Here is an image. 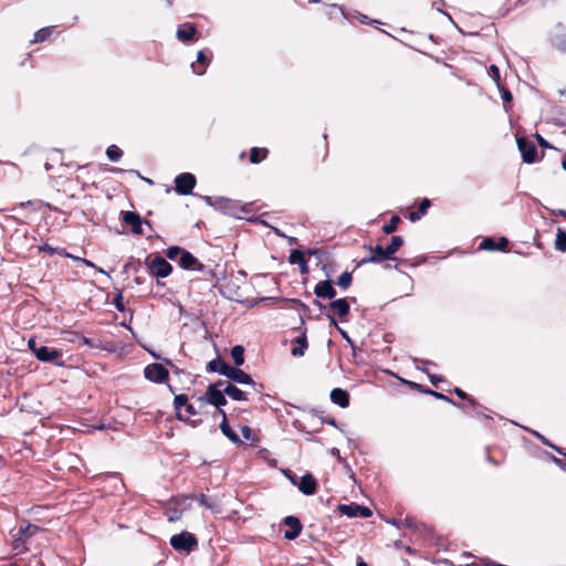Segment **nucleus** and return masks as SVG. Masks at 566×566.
Here are the masks:
<instances>
[{
  "label": "nucleus",
  "instance_id": "nucleus-2",
  "mask_svg": "<svg viewBox=\"0 0 566 566\" xmlns=\"http://www.w3.org/2000/svg\"><path fill=\"white\" fill-rule=\"evenodd\" d=\"M224 380H219L208 386L203 397H199L200 405L209 403L218 408L220 413L221 407L227 405L226 391H223Z\"/></svg>",
  "mask_w": 566,
  "mask_h": 566
},
{
  "label": "nucleus",
  "instance_id": "nucleus-11",
  "mask_svg": "<svg viewBox=\"0 0 566 566\" xmlns=\"http://www.w3.org/2000/svg\"><path fill=\"white\" fill-rule=\"evenodd\" d=\"M516 142L518 150L522 154L523 161L527 164L536 161V146L525 137H518Z\"/></svg>",
  "mask_w": 566,
  "mask_h": 566
},
{
  "label": "nucleus",
  "instance_id": "nucleus-46",
  "mask_svg": "<svg viewBox=\"0 0 566 566\" xmlns=\"http://www.w3.org/2000/svg\"><path fill=\"white\" fill-rule=\"evenodd\" d=\"M489 75L493 78L494 82L499 83L500 81V70L496 65L492 64L489 69Z\"/></svg>",
  "mask_w": 566,
  "mask_h": 566
},
{
  "label": "nucleus",
  "instance_id": "nucleus-4",
  "mask_svg": "<svg viewBox=\"0 0 566 566\" xmlns=\"http://www.w3.org/2000/svg\"><path fill=\"white\" fill-rule=\"evenodd\" d=\"M146 265L150 274L156 277H167L172 272L171 264L160 255L148 256Z\"/></svg>",
  "mask_w": 566,
  "mask_h": 566
},
{
  "label": "nucleus",
  "instance_id": "nucleus-25",
  "mask_svg": "<svg viewBox=\"0 0 566 566\" xmlns=\"http://www.w3.org/2000/svg\"><path fill=\"white\" fill-rule=\"evenodd\" d=\"M229 364H227L223 359L221 358H216V359H212L211 361H209L208 364V371H211V373H218L222 376H226L227 375V371L229 369Z\"/></svg>",
  "mask_w": 566,
  "mask_h": 566
},
{
  "label": "nucleus",
  "instance_id": "nucleus-34",
  "mask_svg": "<svg viewBox=\"0 0 566 566\" xmlns=\"http://www.w3.org/2000/svg\"><path fill=\"white\" fill-rule=\"evenodd\" d=\"M18 531L20 536H23L28 539L34 536L40 531V527L33 524H27L24 527H20Z\"/></svg>",
  "mask_w": 566,
  "mask_h": 566
},
{
  "label": "nucleus",
  "instance_id": "nucleus-1",
  "mask_svg": "<svg viewBox=\"0 0 566 566\" xmlns=\"http://www.w3.org/2000/svg\"><path fill=\"white\" fill-rule=\"evenodd\" d=\"M29 348L34 354L36 359L44 363H53L56 366H64V361L61 359L62 352L49 346L38 345L35 339L30 338L28 342Z\"/></svg>",
  "mask_w": 566,
  "mask_h": 566
},
{
  "label": "nucleus",
  "instance_id": "nucleus-3",
  "mask_svg": "<svg viewBox=\"0 0 566 566\" xmlns=\"http://www.w3.org/2000/svg\"><path fill=\"white\" fill-rule=\"evenodd\" d=\"M315 304L321 311L325 312L326 317L329 318L331 323L335 326H337L335 316L343 318L349 313V303L346 298H338L331 302L328 305H323L319 301H315Z\"/></svg>",
  "mask_w": 566,
  "mask_h": 566
},
{
  "label": "nucleus",
  "instance_id": "nucleus-33",
  "mask_svg": "<svg viewBox=\"0 0 566 566\" xmlns=\"http://www.w3.org/2000/svg\"><path fill=\"white\" fill-rule=\"evenodd\" d=\"M52 31H53V28H50V27L42 28V29L38 30L34 33V38H33V40L31 42L32 43H38V42L45 41L52 34Z\"/></svg>",
  "mask_w": 566,
  "mask_h": 566
},
{
  "label": "nucleus",
  "instance_id": "nucleus-26",
  "mask_svg": "<svg viewBox=\"0 0 566 566\" xmlns=\"http://www.w3.org/2000/svg\"><path fill=\"white\" fill-rule=\"evenodd\" d=\"M12 552L15 555H21L28 552L27 538L20 536L19 531L13 535Z\"/></svg>",
  "mask_w": 566,
  "mask_h": 566
},
{
  "label": "nucleus",
  "instance_id": "nucleus-7",
  "mask_svg": "<svg viewBox=\"0 0 566 566\" xmlns=\"http://www.w3.org/2000/svg\"><path fill=\"white\" fill-rule=\"evenodd\" d=\"M203 199L208 206L227 214H234L238 208L234 201L224 197L206 196Z\"/></svg>",
  "mask_w": 566,
  "mask_h": 566
},
{
  "label": "nucleus",
  "instance_id": "nucleus-39",
  "mask_svg": "<svg viewBox=\"0 0 566 566\" xmlns=\"http://www.w3.org/2000/svg\"><path fill=\"white\" fill-rule=\"evenodd\" d=\"M304 260H305L304 254L300 250H293L290 253L289 262L291 264H301V263H304Z\"/></svg>",
  "mask_w": 566,
  "mask_h": 566
},
{
  "label": "nucleus",
  "instance_id": "nucleus-20",
  "mask_svg": "<svg viewBox=\"0 0 566 566\" xmlns=\"http://www.w3.org/2000/svg\"><path fill=\"white\" fill-rule=\"evenodd\" d=\"M307 337L306 332L303 331L301 334L294 339L293 347L291 349V354L294 357H301L304 355L305 350L307 349Z\"/></svg>",
  "mask_w": 566,
  "mask_h": 566
},
{
  "label": "nucleus",
  "instance_id": "nucleus-16",
  "mask_svg": "<svg viewBox=\"0 0 566 566\" xmlns=\"http://www.w3.org/2000/svg\"><path fill=\"white\" fill-rule=\"evenodd\" d=\"M314 293L317 297L332 300L336 296V290L328 280L319 281L314 287Z\"/></svg>",
  "mask_w": 566,
  "mask_h": 566
},
{
  "label": "nucleus",
  "instance_id": "nucleus-57",
  "mask_svg": "<svg viewBox=\"0 0 566 566\" xmlns=\"http://www.w3.org/2000/svg\"><path fill=\"white\" fill-rule=\"evenodd\" d=\"M387 523L400 528L402 526V520L391 518L388 520Z\"/></svg>",
  "mask_w": 566,
  "mask_h": 566
},
{
  "label": "nucleus",
  "instance_id": "nucleus-48",
  "mask_svg": "<svg viewBox=\"0 0 566 566\" xmlns=\"http://www.w3.org/2000/svg\"><path fill=\"white\" fill-rule=\"evenodd\" d=\"M167 517H168V521H170V522L178 521L180 518V512H178L177 510H168Z\"/></svg>",
  "mask_w": 566,
  "mask_h": 566
},
{
  "label": "nucleus",
  "instance_id": "nucleus-24",
  "mask_svg": "<svg viewBox=\"0 0 566 566\" xmlns=\"http://www.w3.org/2000/svg\"><path fill=\"white\" fill-rule=\"evenodd\" d=\"M551 42L556 50L566 52V31L559 27V30L552 35Z\"/></svg>",
  "mask_w": 566,
  "mask_h": 566
},
{
  "label": "nucleus",
  "instance_id": "nucleus-63",
  "mask_svg": "<svg viewBox=\"0 0 566 566\" xmlns=\"http://www.w3.org/2000/svg\"><path fill=\"white\" fill-rule=\"evenodd\" d=\"M324 422H326L327 424H331V426H336V421L333 418L324 420Z\"/></svg>",
  "mask_w": 566,
  "mask_h": 566
},
{
  "label": "nucleus",
  "instance_id": "nucleus-27",
  "mask_svg": "<svg viewBox=\"0 0 566 566\" xmlns=\"http://www.w3.org/2000/svg\"><path fill=\"white\" fill-rule=\"evenodd\" d=\"M207 64H208V59H207L206 53L203 51H199L197 54V63L191 64L193 73L199 74V75L203 74Z\"/></svg>",
  "mask_w": 566,
  "mask_h": 566
},
{
  "label": "nucleus",
  "instance_id": "nucleus-21",
  "mask_svg": "<svg viewBox=\"0 0 566 566\" xmlns=\"http://www.w3.org/2000/svg\"><path fill=\"white\" fill-rule=\"evenodd\" d=\"M316 481L312 474L306 473L301 478L298 490L305 495H312L316 492Z\"/></svg>",
  "mask_w": 566,
  "mask_h": 566
},
{
  "label": "nucleus",
  "instance_id": "nucleus-49",
  "mask_svg": "<svg viewBox=\"0 0 566 566\" xmlns=\"http://www.w3.org/2000/svg\"><path fill=\"white\" fill-rule=\"evenodd\" d=\"M430 207V201L428 199H423L419 206L418 211L423 217L427 213L428 208Z\"/></svg>",
  "mask_w": 566,
  "mask_h": 566
},
{
  "label": "nucleus",
  "instance_id": "nucleus-5",
  "mask_svg": "<svg viewBox=\"0 0 566 566\" xmlns=\"http://www.w3.org/2000/svg\"><path fill=\"white\" fill-rule=\"evenodd\" d=\"M174 406L176 416L181 421H188L190 417L198 413L197 409L188 401V396L185 394L175 395Z\"/></svg>",
  "mask_w": 566,
  "mask_h": 566
},
{
  "label": "nucleus",
  "instance_id": "nucleus-56",
  "mask_svg": "<svg viewBox=\"0 0 566 566\" xmlns=\"http://www.w3.org/2000/svg\"><path fill=\"white\" fill-rule=\"evenodd\" d=\"M428 376H429L430 381H431V384L433 386H437V384L442 380V378L440 376H437V375L429 374Z\"/></svg>",
  "mask_w": 566,
  "mask_h": 566
},
{
  "label": "nucleus",
  "instance_id": "nucleus-50",
  "mask_svg": "<svg viewBox=\"0 0 566 566\" xmlns=\"http://www.w3.org/2000/svg\"><path fill=\"white\" fill-rule=\"evenodd\" d=\"M241 433L247 440H250L252 438V430L248 426H243L241 428Z\"/></svg>",
  "mask_w": 566,
  "mask_h": 566
},
{
  "label": "nucleus",
  "instance_id": "nucleus-10",
  "mask_svg": "<svg viewBox=\"0 0 566 566\" xmlns=\"http://www.w3.org/2000/svg\"><path fill=\"white\" fill-rule=\"evenodd\" d=\"M338 511L347 516V517H370L371 516V511L370 509H368L367 506H363V505H358V504H355V503H352V504H340L338 506Z\"/></svg>",
  "mask_w": 566,
  "mask_h": 566
},
{
  "label": "nucleus",
  "instance_id": "nucleus-61",
  "mask_svg": "<svg viewBox=\"0 0 566 566\" xmlns=\"http://www.w3.org/2000/svg\"><path fill=\"white\" fill-rule=\"evenodd\" d=\"M338 329H339L343 338H345L348 343H352L348 334L345 331L340 329V328H338Z\"/></svg>",
  "mask_w": 566,
  "mask_h": 566
},
{
  "label": "nucleus",
  "instance_id": "nucleus-59",
  "mask_svg": "<svg viewBox=\"0 0 566 566\" xmlns=\"http://www.w3.org/2000/svg\"><path fill=\"white\" fill-rule=\"evenodd\" d=\"M298 266H300V270H301L302 273H306L307 272V262H306V260H304V263L298 264Z\"/></svg>",
  "mask_w": 566,
  "mask_h": 566
},
{
  "label": "nucleus",
  "instance_id": "nucleus-13",
  "mask_svg": "<svg viewBox=\"0 0 566 566\" xmlns=\"http://www.w3.org/2000/svg\"><path fill=\"white\" fill-rule=\"evenodd\" d=\"M123 222L130 226L134 234L143 233V220L140 216L134 211H125L122 213Z\"/></svg>",
  "mask_w": 566,
  "mask_h": 566
},
{
  "label": "nucleus",
  "instance_id": "nucleus-54",
  "mask_svg": "<svg viewBox=\"0 0 566 566\" xmlns=\"http://www.w3.org/2000/svg\"><path fill=\"white\" fill-rule=\"evenodd\" d=\"M502 98H503V101H504V102H510V101H512V94H511V92H510L509 90H506V88H503V90H502Z\"/></svg>",
  "mask_w": 566,
  "mask_h": 566
},
{
  "label": "nucleus",
  "instance_id": "nucleus-35",
  "mask_svg": "<svg viewBox=\"0 0 566 566\" xmlns=\"http://www.w3.org/2000/svg\"><path fill=\"white\" fill-rule=\"evenodd\" d=\"M353 281L352 273L349 272H343L337 280L338 286H340L343 290H346L350 286Z\"/></svg>",
  "mask_w": 566,
  "mask_h": 566
},
{
  "label": "nucleus",
  "instance_id": "nucleus-64",
  "mask_svg": "<svg viewBox=\"0 0 566 566\" xmlns=\"http://www.w3.org/2000/svg\"><path fill=\"white\" fill-rule=\"evenodd\" d=\"M562 167L564 170H566V157L564 158L563 163H562Z\"/></svg>",
  "mask_w": 566,
  "mask_h": 566
},
{
  "label": "nucleus",
  "instance_id": "nucleus-53",
  "mask_svg": "<svg viewBox=\"0 0 566 566\" xmlns=\"http://www.w3.org/2000/svg\"><path fill=\"white\" fill-rule=\"evenodd\" d=\"M422 218V216L420 214L419 211H412L409 213V220L415 222V221H418Z\"/></svg>",
  "mask_w": 566,
  "mask_h": 566
},
{
  "label": "nucleus",
  "instance_id": "nucleus-23",
  "mask_svg": "<svg viewBox=\"0 0 566 566\" xmlns=\"http://www.w3.org/2000/svg\"><path fill=\"white\" fill-rule=\"evenodd\" d=\"M220 415L222 416V422L220 423V429L222 433L233 443H241L239 436L230 428L227 422V415L224 410H220Z\"/></svg>",
  "mask_w": 566,
  "mask_h": 566
},
{
  "label": "nucleus",
  "instance_id": "nucleus-58",
  "mask_svg": "<svg viewBox=\"0 0 566 566\" xmlns=\"http://www.w3.org/2000/svg\"><path fill=\"white\" fill-rule=\"evenodd\" d=\"M536 138H537V142L541 146L543 147H548V143L541 136V135H536Z\"/></svg>",
  "mask_w": 566,
  "mask_h": 566
},
{
  "label": "nucleus",
  "instance_id": "nucleus-8",
  "mask_svg": "<svg viewBox=\"0 0 566 566\" xmlns=\"http://www.w3.org/2000/svg\"><path fill=\"white\" fill-rule=\"evenodd\" d=\"M144 375L147 380L161 384L168 378L169 373L161 364L153 363L145 367Z\"/></svg>",
  "mask_w": 566,
  "mask_h": 566
},
{
  "label": "nucleus",
  "instance_id": "nucleus-14",
  "mask_svg": "<svg viewBox=\"0 0 566 566\" xmlns=\"http://www.w3.org/2000/svg\"><path fill=\"white\" fill-rule=\"evenodd\" d=\"M455 395L461 398L465 399L468 401L467 405H461L460 408L464 409V411L471 416L479 417L482 415L478 409L480 408L479 403L470 396L467 395L465 391H463L460 388L454 389Z\"/></svg>",
  "mask_w": 566,
  "mask_h": 566
},
{
  "label": "nucleus",
  "instance_id": "nucleus-51",
  "mask_svg": "<svg viewBox=\"0 0 566 566\" xmlns=\"http://www.w3.org/2000/svg\"><path fill=\"white\" fill-rule=\"evenodd\" d=\"M509 244V240L502 237L496 243V250H504Z\"/></svg>",
  "mask_w": 566,
  "mask_h": 566
},
{
  "label": "nucleus",
  "instance_id": "nucleus-19",
  "mask_svg": "<svg viewBox=\"0 0 566 566\" xmlns=\"http://www.w3.org/2000/svg\"><path fill=\"white\" fill-rule=\"evenodd\" d=\"M371 255L361 260V264L365 263H380L386 259H391L389 254L386 252V248L381 245H376L375 248H370Z\"/></svg>",
  "mask_w": 566,
  "mask_h": 566
},
{
  "label": "nucleus",
  "instance_id": "nucleus-28",
  "mask_svg": "<svg viewBox=\"0 0 566 566\" xmlns=\"http://www.w3.org/2000/svg\"><path fill=\"white\" fill-rule=\"evenodd\" d=\"M196 28L191 24H185L182 28L177 30V38L181 42H187L193 38Z\"/></svg>",
  "mask_w": 566,
  "mask_h": 566
},
{
  "label": "nucleus",
  "instance_id": "nucleus-47",
  "mask_svg": "<svg viewBox=\"0 0 566 566\" xmlns=\"http://www.w3.org/2000/svg\"><path fill=\"white\" fill-rule=\"evenodd\" d=\"M115 307L117 311H120L123 312L125 310L124 307V304H123V294L122 293H118L115 297H114V301H113Z\"/></svg>",
  "mask_w": 566,
  "mask_h": 566
},
{
  "label": "nucleus",
  "instance_id": "nucleus-36",
  "mask_svg": "<svg viewBox=\"0 0 566 566\" xmlns=\"http://www.w3.org/2000/svg\"><path fill=\"white\" fill-rule=\"evenodd\" d=\"M106 155L109 160L117 161L123 156V151L117 146L111 145L106 149Z\"/></svg>",
  "mask_w": 566,
  "mask_h": 566
},
{
  "label": "nucleus",
  "instance_id": "nucleus-42",
  "mask_svg": "<svg viewBox=\"0 0 566 566\" xmlns=\"http://www.w3.org/2000/svg\"><path fill=\"white\" fill-rule=\"evenodd\" d=\"M182 251L184 250H181L179 247L172 245L167 249L166 255L168 259L174 260L177 258L178 254L181 255Z\"/></svg>",
  "mask_w": 566,
  "mask_h": 566
},
{
  "label": "nucleus",
  "instance_id": "nucleus-32",
  "mask_svg": "<svg viewBox=\"0 0 566 566\" xmlns=\"http://www.w3.org/2000/svg\"><path fill=\"white\" fill-rule=\"evenodd\" d=\"M555 248L560 252H566V231L562 228L557 229Z\"/></svg>",
  "mask_w": 566,
  "mask_h": 566
},
{
  "label": "nucleus",
  "instance_id": "nucleus-37",
  "mask_svg": "<svg viewBox=\"0 0 566 566\" xmlns=\"http://www.w3.org/2000/svg\"><path fill=\"white\" fill-rule=\"evenodd\" d=\"M65 255H66L67 258L73 259V260H74V261H76V262H81V263L85 264L86 266H90V268H94V269H96V270H97L99 273H102V274L107 275V273H106L103 269L97 268V266H96L92 261H90V260H87V259H83V258H80V256H75V255H72V254H70V253H65Z\"/></svg>",
  "mask_w": 566,
  "mask_h": 566
},
{
  "label": "nucleus",
  "instance_id": "nucleus-31",
  "mask_svg": "<svg viewBox=\"0 0 566 566\" xmlns=\"http://www.w3.org/2000/svg\"><path fill=\"white\" fill-rule=\"evenodd\" d=\"M402 244H403V239H402V237H400V235H394V237L391 238V242H390V244H388V245L386 247V252H387V254H389V255L391 256L392 254H395V253H396V252L401 248V245H402Z\"/></svg>",
  "mask_w": 566,
  "mask_h": 566
},
{
  "label": "nucleus",
  "instance_id": "nucleus-44",
  "mask_svg": "<svg viewBox=\"0 0 566 566\" xmlns=\"http://www.w3.org/2000/svg\"><path fill=\"white\" fill-rule=\"evenodd\" d=\"M197 501L200 505L206 506L207 509L212 510L214 507V504L212 502H210L209 499L205 494H200L197 497Z\"/></svg>",
  "mask_w": 566,
  "mask_h": 566
},
{
  "label": "nucleus",
  "instance_id": "nucleus-18",
  "mask_svg": "<svg viewBox=\"0 0 566 566\" xmlns=\"http://www.w3.org/2000/svg\"><path fill=\"white\" fill-rule=\"evenodd\" d=\"M223 391H226L228 397H230L232 400H235V401H247L249 399L248 391L239 389L230 381L224 380Z\"/></svg>",
  "mask_w": 566,
  "mask_h": 566
},
{
  "label": "nucleus",
  "instance_id": "nucleus-62",
  "mask_svg": "<svg viewBox=\"0 0 566 566\" xmlns=\"http://www.w3.org/2000/svg\"><path fill=\"white\" fill-rule=\"evenodd\" d=\"M357 566H368V565H367V563H365V562L363 560V558L358 557V558H357Z\"/></svg>",
  "mask_w": 566,
  "mask_h": 566
},
{
  "label": "nucleus",
  "instance_id": "nucleus-6",
  "mask_svg": "<svg viewBox=\"0 0 566 566\" xmlns=\"http://www.w3.org/2000/svg\"><path fill=\"white\" fill-rule=\"evenodd\" d=\"M171 547L179 552H191L198 544L196 536L189 532H181L170 537Z\"/></svg>",
  "mask_w": 566,
  "mask_h": 566
},
{
  "label": "nucleus",
  "instance_id": "nucleus-12",
  "mask_svg": "<svg viewBox=\"0 0 566 566\" xmlns=\"http://www.w3.org/2000/svg\"><path fill=\"white\" fill-rule=\"evenodd\" d=\"M238 367L239 366H235V367L229 366L226 377L229 378L230 380H232L233 382H237L240 385L254 386L255 382L253 381L252 377Z\"/></svg>",
  "mask_w": 566,
  "mask_h": 566
},
{
  "label": "nucleus",
  "instance_id": "nucleus-40",
  "mask_svg": "<svg viewBox=\"0 0 566 566\" xmlns=\"http://www.w3.org/2000/svg\"><path fill=\"white\" fill-rule=\"evenodd\" d=\"M479 249L480 250L495 251L496 250V242L492 238H485L480 243Z\"/></svg>",
  "mask_w": 566,
  "mask_h": 566
},
{
  "label": "nucleus",
  "instance_id": "nucleus-60",
  "mask_svg": "<svg viewBox=\"0 0 566 566\" xmlns=\"http://www.w3.org/2000/svg\"><path fill=\"white\" fill-rule=\"evenodd\" d=\"M82 344L87 345V346H90V347H93L92 339L86 338V337H84V338L82 339Z\"/></svg>",
  "mask_w": 566,
  "mask_h": 566
},
{
  "label": "nucleus",
  "instance_id": "nucleus-9",
  "mask_svg": "<svg viewBox=\"0 0 566 566\" xmlns=\"http://www.w3.org/2000/svg\"><path fill=\"white\" fill-rule=\"evenodd\" d=\"M196 177L190 172H182L175 178L176 191L180 195H190L196 186Z\"/></svg>",
  "mask_w": 566,
  "mask_h": 566
},
{
  "label": "nucleus",
  "instance_id": "nucleus-17",
  "mask_svg": "<svg viewBox=\"0 0 566 566\" xmlns=\"http://www.w3.org/2000/svg\"><path fill=\"white\" fill-rule=\"evenodd\" d=\"M179 266L184 270H202L203 265L188 251H182L179 258Z\"/></svg>",
  "mask_w": 566,
  "mask_h": 566
},
{
  "label": "nucleus",
  "instance_id": "nucleus-22",
  "mask_svg": "<svg viewBox=\"0 0 566 566\" xmlns=\"http://www.w3.org/2000/svg\"><path fill=\"white\" fill-rule=\"evenodd\" d=\"M329 397L332 402L339 406L340 408H346L349 406V395L342 388H334L331 391Z\"/></svg>",
  "mask_w": 566,
  "mask_h": 566
},
{
  "label": "nucleus",
  "instance_id": "nucleus-29",
  "mask_svg": "<svg viewBox=\"0 0 566 566\" xmlns=\"http://www.w3.org/2000/svg\"><path fill=\"white\" fill-rule=\"evenodd\" d=\"M231 356L235 366H241L244 363V348L241 345H235L231 349Z\"/></svg>",
  "mask_w": 566,
  "mask_h": 566
},
{
  "label": "nucleus",
  "instance_id": "nucleus-45",
  "mask_svg": "<svg viewBox=\"0 0 566 566\" xmlns=\"http://www.w3.org/2000/svg\"><path fill=\"white\" fill-rule=\"evenodd\" d=\"M416 363V368L426 373L427 375H429V370L427 368L428 365H430L431 363L428 361V360H423V359H416L415 360Z\"/></svg>",
  "mask_w": 566,
  "mask_h": 566
},
{
  "label": "nucleus",
  "instance_id": "nucleus-38",
  "mask_svg": "<svg viewBox=\"0 0 566 566\" xmlns=\"http://www.w3.org/2000/svg\"><path fill=\"white\" fill-rule=\"evenodd\" d=\"M400 219L397 216L391 217L389 222L382 227V231L387 234L394 233L397 230Z\"/></svg>",
  "mask_w": 566,
  "mask_h": 566
},
{
  "label": "nucleus",
  "instance_id": "nucleus-43",
  "mask_svg": "<svg viewBox=\"0 0 566 566\" xmlns=\"http://www.w3.org/2000/svg\"><path fill=\"white\" fill-rule=\"evenodd\" d=\"M537 439H539L544 444L549 446L551 448L555 449L558 453L563 454L562 450L557 447L553 446L543 434L538 433L537 431H531Z\"/></svg>",
  "mask_w": 566,
  "mask_h": 566
},
{
  "label": "nucleus",
  "instance_id": "nucleus-30",
  "mask_svg": "<svg viewBox=\"0 0 566 566\" xmlns=\"http://www.w3.org/2000/svg\"><path fill=\"white\" fill-rule=\"evenodd\" d=\"M268 155L266 148H258L253 147L250 151V161L252 164H259L261 160H263Z\"/></svg>",
  "mask_w": 566,
  "mask_h": 566
},
{
  "label": "nucleus",
  "instance_id": "nucleus-55",
  "mask_svg": "<svg viewBox=\"0 0 566 566\" xmlns=\"http://www.w3.org/2000/svg\"><path fill=\"white\" fill-rule=\"evenodd\" d=\"M40 250L41 251H45V252H49L50 254H53L56 252V249L55 248H52L51 245L49 244H43L42 247H40Z\"/></svg>",
  "mask_w": 566,
  "mask_h": 566
},
{
  "label": "nucleus",
  "instance_id": "nucleus-15",
  "mask_svg": "<svg viewBox=\"0 0 566 566\" xmlns=\"http://www.w3.org/2000/svg\"><path fill=\"white\" fill-rule=\"evenodd\" d=\"M284 524L289 527L285 531L284 537L289 541L295 539L302 532V524L300 520L295 516H286L284 518Z\"/></svg>",
  "mask_w": 566,
  "mask_h": 566
},
{
  "label": "nucleus",
  "instance_id": "nucleus-41",
  "mask_svg": "<svg viewBox=\"0 0 566 566\" xmlns=\"http://www.w3.org/2000/svg\"><path fill=\"white\" fill-rule=\"evenodd\" d=\"M426 392L431 395V396H433L437 399L448 401V402L452 403L455 407H461V403H458V402L453 401L451 398H449L448 396H446V395H443L441 392L433 391V390H430V389H428Z\"/></svg>",
  "mask_w": 566,
  "mask_h": 566
},
{
  "label": "nucleus",
  "instance_id": "nucleus-52",
  "mask_svg": "<svg viewBox=\"0 0 566 566\" xmlns=\"http://www.w3.org/2000/svg\"><path fill=\"white\" fill-rule=\"evenodd\" d=\"M402 526L416 527V521L412 517H406L402 520Z\"/></svg>",
  "mask_w": 566,
  "mask_h": 566
}]
</instances>
